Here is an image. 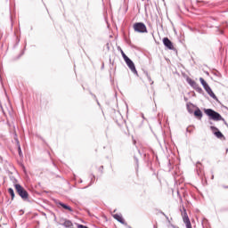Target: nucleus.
Returning a JSON list of instances; mask_svg holds the SVG:
<instances>
[{
    "label": "nucleus",
    "instance_id": "15",
    "mask_svg": "<svg viewBox=\"0 0 228 228\" xmlns=\"http://www.w3.org/2000/svg\"><path fill=\"white\" fill-rule=\"evenodd\" d=\"M63 225L65 227H72V222L67 220V221L64 222Z\"/></svg>",
    "mask_w": 228,
    "mask_h": 228
},
{
    "label": "nucleus",
    "instance_id": "24",
    "mask_svg": "<svg viewBox=\"0 0 228 228\" xmlns=\"http://www.w3.org/2000/svg\"><path fill=\"white\" fill-rule=\"evenodd\" d=\"M136 163H138V159H135Z\"/></svg>",
    "mask_w": 228,
    "mask_h": 228
},
{
    "label": "nucleus",
    "instance_id": "12",
    "mask_svg": "<svg viewBox=\"0 0 228 228\" xmlns=\"http://www.w3.org/2000/svg\"><path fill=\"white\" fill-rule=\"evenodd\" d=\"M8 193L11 195V200H13L15 199V192L12 188L8 189Z\"/></svg>",
    "mask_w": 228,
    "mask_h": 228
},
{
    "label": "nucleus",
    "instance_id": "6",
    "mask_svg": "<svg viewBox=\"0 0 228 228\" xmlns=\"http://www.w3.org/2000/svg\"><path fill=\"white\" fill-rule=\"evenodd\" d=\"M125 62L126 63L127 67L130 69L131 72H133V74H135L136 76H138V71L136 70L134 62H133L130 59H126V61H125Z\"/></svg>",
    "mask_w": 228,
    "mask_h": 228
},
{
    "label": "nucleus",
    "instance_id": "8",
    "mask_svg": "<svg viewBox=\"0 0 228 228\" xmlns=\"http://www.w3.org/2000/svg\"><path fill=\"white\" fill-rule=\"evenodd\" d=\"M113 218L119 222V224H122L123 225L126 224V221L124 220V217H122V215L115 214L113 215Z\"/></svg>",
    "mask_w": 228,
    "mask_h": 228
},
{
    "label": "nucleus",
    "instance_id": "23",
    "mask_svg": "<svg viewBox=\"0 0 228 228\" xmlns=\"http://www.w3.org/2000/svg\"><path fill=\"white\" fill-rule=\"evenodd\" d=\"M153 228H158V225L154 224V225H153Z\"/></svg>",
    "mask_w": 228,
    "mask_h": 228
},
{
    "label": "nucleus",
    "instance_id": "1",
    "mask_svg": "<svg viewBox=\"0 0 228 228\" xmlns=\"http://www.w3.org/2000/svg\"><path fill=\"white\" fill-rule=\"evenodd\" d=\"M205 113L208 117H209L210 120H214L215 122H218L220 120H225L224 118H222V115L220 113L215 111L213 109H205Z\"/></svg>",
    "mask_w": 228,
    "mask_h": 228
},
{
    "label": "nucleus",
    "instance_id": "21",
    "mask_svg": "<svg viewBox=\"0 0 228 228\" xmlns=\"http://www.w3.org/2000/svg\"><path fill=\"white\" fill-rule=\"evenodd\" d=\"M19 154L20 156V154H22V151L20 150V146H19Z\"/></svg>",
    "mask_w": 228,
    "mask_h": 228
},
{
    "label": "nucleus",
    "instance_id": "4",
    "mask_svg": "<svg viewBox=\"0 0 228 228\" xmlns=\"http://www.w3.org/2000/svg\"><path fill=\"white\" fill-rule=\"evenodd\" d=\"M134 30L136 33H147V26L143 22H137L134 24Z\"/></svg>",
    "mask_w": 228,
    "mask_h": 228
},
{
    "label": "nucleus",
    "instance_id": "19",
    "mask_svg": "<svg viewBox=\"0 0 228 228\" xmlns=\"http://www.w3.org/2000/svg\"><path fill=\"white\" fill-rule=\"evenodd\" d=\"M187 110H188V111L190 113H193V110H191V109H190V105L189 104H187Z\"/></svg>",
    "mask_w": 228,
    "mask_h": 228
},
{
    "label": "nucleus",
    "instance_id": "18",
    "mask_svg": "<svg viewBox=\"0 0 228 228\" xmlns=\"http://www.w3.org/2000/svg\"><path fill=\"white\" fill-rule=\"evenodd\" d=\"M77 228H88L86 225L77 224Z\"/></svg>",
    "mask_w": 228,
    "mask_h": 228
},
{
    "label": "nucleus",
    "instance_id": "14",
    "mask_svg": "<svg viewBox=\"0 0 228 228\" xmlns=\"http://www.w3.org/2000/svg\"><path fill=\"white\" fill-rule=\"evenodd\" d=\"M215 135L216 138H224V134H222L220 131L215 132Z\"/></svg>",
    "mask_w": 228,
    "mask_h": 228
},
{
    "label": "nucleus",
    "instance_id": "11",
    "mask_svg": "<svg viewBox=\"0 0 228 228\" xmlns=\"http://www.w3.org/2000/svg\"><path fill=\"white\" fill-rule=\"evenodd\" d=\"M194 115H195L200 120L202 119V110H200V109L198 108V109L194 111Z\"/></svg>",
    "mask_w": 228,
    "mask_h": 228
},
{
    "label": "nucleus",
    "instance_id": "16",
    "mask_svg": "<svg viewBox=\"0 0 228 228\" xmlns=\"http://www.w3.org/2000/svg\"><path fill=\"white\" fill-rule=\"evenodd\" d=\"M194 90H196V92H198L199 94H202V92H204L200 86H199V84L198 86H196V87H194Z\"/></svg>",
    "mask_w": 228,
    "mask_h": 228
},
{
    "label": "nucleus",
    "instance_id": "10",
    "mask_svg": "<svg viewBox=\"0 0 228 228\" xmlns=\"http://www.w3.org/2000/svg\"><path fill=\"white\" fill-rule=\"evenodd\" d=\"M187 83L188 85H190V86H191L192 88L197 87V86L199 84H197V82H195V80L191 79V78H187Z\"/></svg>",
    "mask_w": 228,
    "mask_h": 228
},
{
    "label": "nucleus",
    "instance_id": "7",
    "mask_svg": "<svg viewBox=\"0 0 228 228\" xmlns=\"http://www.w3.org/2000/svg\"><path fill=\"white\" fill-rule=\"evenodd\" d=\"M163 44L166 47H167V49H170L171 51H172V49H174V45L172 44V41H170V39H168V37L163 38Z\"/></svg>",
    "mask_w": 228,
    "mask_h": 228
},
{
    "label": "nucleus",
    "instance_id": "13",
    "mask_svg": "<svg viewBox=\"0 0 228 228\" xmlns=\"http://www.w3.org/2000/svg\"><path fill=\"white\" fill-rule=\"evenodd\" d=\"M145 76H146L150 85H154V81H152V78L151 77V75H149L148 72H145Z\"/></svg>",
    "mask_w": 228,
    "mask_h": 228
},
{
    "label": "nucleus",
    "instance_id": "2",
    "mask_svg": "<svg viewBox=\"0 0 228 228\" xmlns=\"http://www.w3.org/2000/svg\"><path fill=\"white\" fill-rule=\"evenodd\" d=\"M14 188L18 193V195L22 199V200L28 201L29 200V194L28 193V191L22 187V185L16 183L14 184Z\"/></svg>",
    "mask_w": 228,
    "mask_h": 228
},
{
    "label": "nucleus",
    "instance_id": "9",
    "mask_svg": "<svg viewBox=\"0 0 228 228\" xmlns=\"http://www.w3.org/2000/svg\"><path fill=\"white\" fill-rule=\"evenodd\" d=\"M57 206H61V208H63V209H67L68 211L72 212V208H70L69 206L62 203L61 201H56Z\"/></svg>",
    "mask_w": 228,
    "mask_h": 228
},
{
    "label": "nucleus",
    "instance_id": "5",
    "mask_svg": "<svg viewBox=\"0 0 228 228\" xmlns=\"http://www.w3.org/2000/svg\"><path fill=\"white\" fill-rule=\"evenodd\" d=\"M183 224H185L186 228H191V222L190 221V217H188V213L186 212V208H183V212L182 213Z\"/></svg>",
    "mask_w": 228,
    "mask_h": 228
},
{
    "label": "nucleus",
    "instance_id": "22",
    "mask_svg": "<svg viewBox=\"0 0 228 228\" xmlns=\"http://www.w3.org/2000/svg\"><path fill=\"white\" fill-rule=\"evenodd\" d=\"M171 227H172V228H179V227H177V226H175V225H171Z\"/></svg>",
    "mask_w": 228,
    "mask_h": 228
},
{
    "label": "nucleus",
    "instance_id": "3",
    "mask_svg": "<svg viewBox=\"0 0 228 228\" xmlns=\"http://www.w3.org/2000/svg\"><path fill=\"white\" fill-rule=\"evenodd\" d=\"M200 81L204 90H206L207 94H208V95H210L212 97V99H215V101H218V98L216 97L215 93H213V90L211 89L209 85H208V82H206V80H204V78H202V77L200 78Z\"/></svg>",
    "mask_w": 228,
    "mask_h": 228
},
{
    "label": "nucleus",
    "instance_id": "20",
    "mask_svg": "<svg viewBox=\"0 0 228 228\" xmlns=\"http://www.w3.org/2000/svg\"><path fill=\"white\" fill-rule=\"evenodd\" d=\"M210 129H212V131H218V128H216V126H210Z\"/></svg>",
    "mask_w": 228,
    "mask_h": 228
},
{
    "label": "nucleus",
    "instance_id": "26",
    "mask_svg": "<svg viewBox=\"0 0 228 228\" xmlns=\"http://www.w3.org/2000/svg\"><path fill=\"white\" fill-rule=\"evenodd\" d=\"M214 177H215V176H214V175H212V179H214Z\"/></svg>",
    "mask_w": 228,
    "mask_h": 228
},
{
    "label": "nucleus",
    "instance_id": "17",
    "mask_svg": "<svg viewBox=\"0 0 228 228\" xmlns=\"http://www.w3.org/2000/svg\"><path fill=\"white\" fill-rule=\"evenodd\" d=\"M121 54L123 56V60L127 61L129 59V57H127V55H126V53H124V51L121 50Z\"/></svg>",
    "mask_w": 228,
    "mask_h": 228
},
{
    "label": "nucleus",
    "instance_id": "25",
    "mask_svg": "<svg viewBox=\"0 0 228 228\" xmlns=\"http://www.w3.org/2000/svg\"><path fill=\"white\" fill-rule=\"evenodd\" d=\"M220 33L222 34V33H224L222 30H220Z\"/></svg>",
    "mask_w": 228,
    "mask_h": 228
}]
</instances>
